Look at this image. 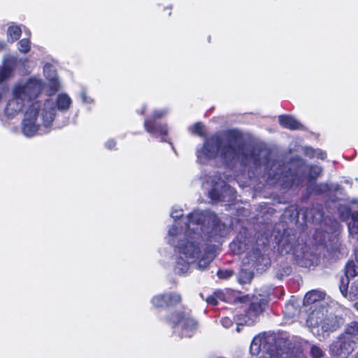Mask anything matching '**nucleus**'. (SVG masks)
Returning <instances> with one entry per match:
<instances>
[{"label": "nucleus", "mask_w": 358, "mask_h": 358, "mask_svg": "<svg viewBox=\"0 0 358 358\" xmlns=\"http://www.w3.org/2000/svg\"><path fill=\"white\" fill-rule=\"evenodd\" d=\"M30 41L28 38H22L18 43V50L21 52H28L30 50Z\"/></svg>", "instance_id": "7c9ffc66"}, {"label": "nucleus", "mask_w": 358, "mask_h": 358, "mask_svg": "<svg viewBox=\"0 0 358 358\" xmlns=\"http://www.w3.org/2000/svg\"><path fill=\"white\" fill-rule=\"evenodd\" d=\"M241 269L238 275V280L241 284H246L251 281L253 278V270L251 267L244 266Z\"/></svg>", "instance_id": "412c9836"}, {"label": "nucleus", "mask_w": 358, "mask_h": 358, "mask_svg": "<svg viewBox=\"0 0 358 358\" xmlns=\"http://www.w3.org/2000/svg\"><path fill=\"white\" fill-rule=\"evenodd\" d=\"M116 141L115 139H109L105 143L104 146L108 150H113L116 146Z\"/></svg>", "instance_id": "4c0bfd02"}, {"label": "nucleus", "mask_w": 358, "mask_h": 358, "mask_svg": "<svg viewBox=\"0 0 358 358\" xmlns=\"http://www.w3.org/2000/svg\"><path fill=\"white\" fill-rule=\"evenodd\" d=\"M166 293L154 296L151 299V303L156 308H166Z\"/></svg>", "instance_id": "393cba45"}, {"label": "nucleus", "mask_w": 358, "mask_h": 358, "mask_svg": "<svg viewBox=\"0 0 358 358\" xmlns=\"http://www.w3.org/2000/svg\"><path fill=\"white\" fill-rule=\"evenodd\" d=\"M22 29L18 25L11 24L7 30L8 41L14 42L17 41L21 36Z\"/></svg>", "instance_id": "5701e85b"}, {"label": "nucleus", "mask_w": 358, "mask_h": 358, "mask_svg": "<svg viewBox=\"0 0 358 358\" xmlns=\"http://www.w3.org/2000/svg\"><path fill=\"white\" fill-rule=\"evenodd\" d=\"M185 227L178 222L168 230V242L174 245L176 257L173 270L178 275L191 272V266L205 270L214 258L215 243L229 232L227 226L213 211L194 209L184 221Z\"/></svg>", "instance_id": "f03ea898"}, {"label": "nucleus", "mask_w": 358, "mask_h": 358, "mask_svg": "<svg viewBox=\"0 0 358 358\" xmlns=\"http://www.w3.org/2000/svg\"><path fill=\"white\" fill-rule=\"evenodd\" d=\"M43 89V82L40 79L29 78L25 82L16 84L12 90L13 96L6 106V116L12 119L21 113L26 103L36 99Z\"/></svg>", "instance_id": "39448f33"}, {"label": "nucleus", "mask_w": 358, "mask_h": 358, "mask_svg": "<svg viewBox=\"0 0 358 358\" xmlns=\"http://www.w3.org/2000/svg\"><path fill=\"white\" fill-rule=\"evenodd\" d=\"M203 187L207 190L208 197L213 202H232L236 198V191L227 185L218 175H206L203 178Z\"/></svg>", "instance_id": "0eeeda50"}, {"label": "nucleus", "mask_w": 358, "mask_h": 358, "mask_svg": "<svg viewBox=\"0 0 358 358\" xmlns=\"http://www.w3.org/2000/svg\"><path fill=\"white\" fill-rule=\"evenodd\" d=\"M345 278L341 280V284L339 285L340 292L343 296H348L351 301L355 300L358 298V280L352 283L349 292H348V288L350 278H354L357 275L358 273L354 276H348L346 273V267L345 268Z\"/></svg>", "instance_id": "2eb2a0df"}, {"label": "nucleus", "mask_w": 358, "mask_h": 358, "mask_svg": "<svg viewBox=\"0 0 358 358\" xmlns=\"http://www.w3.org/2000/svg\"><path fill=\"white\" fill-rule=\"evenodd\" d=\"M3 90H0V102L1 101V99H2V97H3Z\"/></svg>", "instance_id": "37998d69"}, {"label": "nucleus", "mask_w": 358, "mask_h": 358, "mask_svg": "<svg viewBox=\"0 0 358 358\" xmlns=\"http://www.w3.org/2000/svg\"><path fill=\"white\" fill-rule=\"evenodd\" d=\"M331 189L329 184L328 183H320L317 184L314 186L313 190L316 194H323L325 192H329V190Z\"/></svg>", "instance_id": "c85d7f7f"}, {"label": "nucleus", "mask_w": 358, "mask_h": 358, "mask_svg": "<svg viewBox=\"0 0 358 358\" xmlns=\"http://www.w3.org/2000/svg\"><path fill=\"white\" fill-rule=\"evenodd\" d=\"M189 129L192 134L199 136H203L205 134L204 126L201 122H197L193 124Z\"/></svg>", "instance_id": "c756f323"}, {"label": "nucleus", "mask_w": 358, "mask_h": 358, "mask_svg": "<svg viewBox=\"0 0 358 358\" xmlns=\"http://www.w3.org/2000/svg\"><path fill=\"white\" fill-rule=\"evenodd\" d=\"M183 215V210L182 208L178 206L175 205L172 207L171 211V217L176 221V220L182 217Z\"/></svg>", "instance_id": "2f4dec72"}, {"label": "nucleus", "mask_w": 358, "mask_h": 358, "mask_svg": "<svg viewBox=\"0 0 358 358\" xmlns=\"http://www.w3.org/2000/svg\"><path fill=\"white\" fill-rule=\"evenodd\" d=\"M79 98L83 104H92L94 103V99L87 94L86 88L82 87L79 92Z\"/></svg>", "instance_id": "cd10ccee"}, {"label": "nucleus", "mask_w": 358, "mask_h": 358, "mask_svg": "<svg viewBox=\"0 0 358 358\" xmlns=\"http://www.w3.org/2000/svg\"><path fill=\"white\" fill-rule=\"evenodd\" d=\"M357 342L341 333L330 345L329 352L333 356L348 358L356 348Z\"/></svg>", "instance_id": "f8f14e48"}, {"label": "nucleus", "mask_w": 358, "mask_h": 358, "mask_svg": "<svg viewBox=\"0 0 358 358\" xmlns=\"http://www.w3.org/2000/svg\"><path fill=\"white\" fill-rule=\"evenodd\" d=\"M44 76L47 79L50 81L52 82L54 87L56 88L57 87V76L56 69L54 65L50 64H45L43 67Z\"/></svg>", "instance_id": "6ab92c4d"}, {"label": "nucleus", "mask_w": 358, "mask_h": 358, "mask_svg": "<svg viewBox=\"0 0 358 358\" xmlns=\"http://www.w3.org/2000/svg\"><path fill=\"white\" fill-rule=\"evenodd\" d=\"M196 155L201 164L220 158L227 166L240 162L248 166L254 175L260 174L263 169L262 178L268 184L278 183L283 188L299 186L306 177L309 182L313 181L322 173L321 166H307L301 159H293L287 164L282 160H271L267 149L253 148L248 152L242 133L237 129L216 133L206 138L203 145L196 148Z\"/></svg>", "instance_id": "f257e3e1"}, {"label": "nucleus", "mask_w": 358, "mask_h": 358, "mask_svg": "<svg viewBox=\"0 0 358 358\" xmlns=\"http://www.w3.org/2000/svg\"><path fill=\"white\" fill-rule=\"evenodd\" d=\"M292 271V268L289 266H285L280 268L276 273V276L279 279H282L284 276L289 275Z\"/></svg>", "instance_id": "f704fd0d"}, {"label": "nucleus", "mask_w": 358, "mask_h": 358, "mask_svg": "<svg viewBox=\"0 0 358 358\" xmlns=\"http://www.w3.org/2000/svg\"><path fill=\"white\" fill-rule=\"evenodd\" d=\"M309 353L312 358H322L324 355L323 350L315 344L310 345Z\"/></svg>", "instance_id": "a878e982"}, {"label": "nucleus", "mask_w": 358, "mask_h": 358, "mask_svg": "<svg viewBox=\"0 0 358 358\" xmlns=\"http://www.w3.org/2000/svg\"><path fill=\"white\" fill-rule=\"evenodd\" d=\"M242 264L244 266L251 267L252 270L264 271L270 265L269 258L262 253L258 248L253 249L243 259Z\"/></svg>", "instance_id": "ddd939ff"}, {"label": "nucleus", "mask_w": 358, "mask_h": 358, "mask_svg": "<svg viewBox=\"0 0 358 358\" xmlns=\"http://www.w3.org/2000/svg\"><path fill=\"white\" fill-rule=\"evenodd\" d=\"M166 320L172 327L173 333L180 338H190L196 329L197 323L188 310L175 311L167 317Z\"/></svg>", "instance_id": "1a4fd4ad"}, {"label": "nucleus", "mask_w": 358, "mask_h": 358, "mask_svg": "<svg viewBox=\"0 0 358 358\" xmlns=\"http://www.w3.org/2000/svg\"><path fill=\"white\" fill-rule=\"evenodd\" d=\"M278 122L281 126L291 130L301 129L303 127L302 124L291 115H280Z\"/></svg>", "instance_id": "f3484780"}, {"label": "nucleus", "mask_w": 358, "mask_h": 358, "mask_svg": "<svg viewBox=\"0 0 358 358\" xmlns=\"http://www.w3.org/2000/svg\"><path fill=\"white\" fill-rule=\"evenodd\" d=\"M169 113L168 108L157 109L152 114L146 117L144 121L145 131L152 136L160 138L162 141H166V136L168 134L166 124L157 122V120L166 116Z\"/></svg>", "instance_id": "9b49d317"}, {"label": "nucleus", "mask_w": 358, "mask_h": 358, "mask_svg": "<svg viewBox=\"0 0 358 358\" xmlns=\"http://www.w3.org/2000/svg\"><path fill=\"white\" fill-rule=\"evenodd\" d=\"M206 301L208 304H211L213 306H216L217 304V297L215 296H209L206 299Z\"/></svg>", "instance_id": "a19ab883"}, {"label": "nucleus", "mask_w": 358, "mask_h": 358, "mask_svg": "<svg viewBox=\"0 0 358 358\" xmlns=\"http://www.w3.org/2000/svg\"><path fill=\"white\" fill-rule=\"evenodd\" d=\"M298 340L274 333L260 334L253 338L250 350L253 355L262 352L259 358H301L302 350Z\"/></svg>", "instance_id": "20e7f679"}, {"label": "nucleus", "mask_w": 358, "mask_h": 358, "mask_svg": "<svg viewBox=\"0 0 358 358\" xmlns=\"http://www.w3.org/2000/svg\"><path fill=\"white\" fill-rule=\"evenodd\" d=\"M16 63L15 57H9L6 59L3 66L0 71V84L3 83L10 74Z\"/></svg>", "instance_id": "a211bd4d"}, {"label": "nucleus", "mask_w": 358, "mask_h": 358, "mask_svg": "<svg viewBox=\"0 0 358 358\" xmlns=\"http://www.w3.org/2000/svg\"><path fill=\"white\" fill-rule=\"evenodd\" d=\"M144 112H145V107H144V108H143V110H142L141 112H139V113H140L141 114H143V113H144Z\"/></svg>", "instance_id": "a18cd8bd"}, {"label": "nucleus", "mask_w": 358, "mask_h": 358, "mask_svg": "<svg viewBox=\"0 0 358 358\" xmlns=\"http://www.w3.org/2000/svg\"><path fill=\"white\" fill-rule=\"evenodd\" d=\"M280 253L289 254L290 252L295 257L299 265L303 267H310L317 265L319 262L318 256L311 251L303 248L300 245H294L289 240L282 238L278 246Z\"/></svg>", "instance_id": "9d476101"}, {"label": "nucleus", "mask_w": 358, "mask_h": 358, "mask_svg": "<svg viewBox=\"0 0 358 358\" xmlns=\"http://www.w3.org/2000/svg\"><path fill=\"white\" fill-rule=\"evenodd\" d=\"M338 210L343 220L350 217L348 224L349 234L351 238L358 241V210L352 212L350 208L346 205L339 206Z\"/></svg>", "instance_id": "4468645a"}, {"label": "nucleus", "mask_w": 358, "mask_h": 358, "mask_svg": "<svg viewBox=\"0 0 358 358\" xmlns=\"http://www.w3.org/2000/svg\"><path fill=\"white\" fill-rule=\"evenodd\" d=\"M333 241L334 243V245L333 247L329 248L328 245L327 246L328 250H330L331 252H334L336 250H338L341 246V245L338 242V239L337 238H334Z\"/></svg>", "instance_id": "ea45409f"}, {"label": "nucleus", "mask_w": 358, "mask_h": 358, "mask_svg": "<svg viewBox=\"0 0 358 358\" xmlns=\"http://www.w3.org/2000/svg\"><path fill=\"white\" fill-rule=\"evenodd\" d=\"M306 155L310 157H316L321 159H324L327 157V154L321 150H313L311 148L306 149Z\"/></svg>", "instance_id": "bb28decb"}, {"label": "nucleus", "mask_w": 358, "mask_h": 358, "mask_svg": "<svg viewBox=\"0 0 358 358\" xmlns=\"http://www.w3.org/2000/svg\"><path fill=\"white\" fill-rule=\"evenodd\" d=\"M233 274V271L231 270H219L217 272V276L220 278L227 279L230 278Z\"/></svg>", "instance_id": "c9c22d12"}, {"label": "nucleus", "mask_w": 358, "mask_h": 358, "mask_svg": "<svg viewBox=\"0 0 358 358\" xmlns=\"http://www.w3.org/2000/svg\"><path fill=\"white\" fill-rule=\"evenodd\" d=\"M355 308L358 311V301L354 304Z\"/></svg>", "instance_id": "c03bdc74"}, {"label": "nucleus", "mask_w": 358, "mask_h": 358, "mask_svg": "<svg viewBox=\"0 0 358 358\" xmlns=\"http://www.w3.org/2000/svg\"><path fill=\"white\" fill-rule=\"evenodd\" d=\"M72 105L71 98L60 93L55 101L47 99L44 101L32 102L26 110L21 122V132L27 137L48 134L53 128L58 115L66 112Z\"/></svg>", "instance_id": "7ed1b4c3"}, {"label": "nucleus", "mask_w": 358, "mask_h": 358, "mask_svg": "<svg viewBox=\"0 0 358 358\" xmlns=\"http://www.w3.org/2000/svg\"><path fill=\"white\" fill-rule=\"evenodd\" d=\"M310 328H320L322 332L329 333L338 329L344 323V320L332 314H328L327 306H318L310 312L306 320Z\"/></svg>", "instance_id": "6e6552de"}, {"label": "nucleus", "mask_w": 358, "mask_h": 358, "mask_svg": "<svg viewBox=\"0 0 358 358\" xmlns=\"http://www.w3.org/2000/svg\"><path fill=\"white\" fill-rule=\"evenodd\" d=\"M298 310L294 307V303L292 301H289L285 306V315L289 317H293L296 313Z\"/></svg>", "instance_id": "473e14b6"}, {"label": "nucleus", "mask_w": 358, "mask_h": 358, "mask_svg": "<svg viewBox=\"0 0 358 358\" xmlns=\"http://www.w3.org/2000/svg\"><path fill=\"white\" fill-rule=\"evenodd\" d=\"M231 295L234 298V302L244 303L250 301V306L245 313L237 315L236 317V331L240 332V326H252L257 322L258 316L264 310L267 301L266 299L258 296H241V293L237 292H231Z\"/></svg>", "instance_id": "423d86ee"}, {"label": "nucleus", "mask_w": 358, "mask_h": 358, "mask_svg": "<svg viewBox=\"0 0 358 358\" xmlns=\"http://www.w3.org/2000/svg\"><path fill=\"white\" fill-rule=\"evenodd\" d=\"M315 211H316V209L315 208H312L310 210V213L313 215V222L314 221L318 222V221L322 220L323 215H322V213L320 210H317V212L315 215L314 214Z\"/></svg>", "instance_id": "e433bc0d"}, {"label": "nucleus", "mask_w": 358, "mask_h": 358, "mask_svg": "<svg viewBox=\"0 0 358 358\" xmlns=\"http://www.w3.org/2000/svg\"><path fill=\"white\" fill-rule=\"evenodd\" d=\"M331 189L329 190V192H336L341 189V187L338 184H329Z\"/></svg>", "instance_id": "79ce46f5"}, {"label": "nucleus", "mask_w": 358, "mask_h": 358, "mask_svg": "<svg viewBox=\"0 0 358 358\" xmlns=\"http://www.w3.org/2000/svg\"><path fill=\"white\" fill-rule=\"evenodd\" d=\"M166 296L168 298L166 299V308L174 307L177 304H179L182 301L181 295L175 292H171L166 293Z\"/></svg>", "instance_id": "b1692460"}, {"label": "nucleus", "mask_w": 358, "mask_h": 358, "mask_svg": "<svg viewBox=\"0 0 358 358\" xmlns=\"http://www.w3.org/2000/svg\"><path fill=\"white\" fill-rule=\"evenodd\" d=\"M355 261H348L346 264V273L348 276H354L358 273V247L355 249Z\"/></svg>", "instance_id": "4be33fe9"}, {"label": "nucleus", "mask_w": 358, "mask_h": 358, "mask_svg": "<svg viewBox=\"0 0 358 358\" xmlns=\"http://www.w3.org/2000/svg\"><path fill=\"white\" fill-rule=\"evenodd\" d=\"M324 297V294L318 290H312L308 292L303 299V305L305 306H308L311 305L310 310L311 312L315 308V307H318L320 306H326L324 301L322 300Z\"/></svg>", "instance_id": "dca6fc26"}, {"label": "nucleus", "mask_w": 358, "mask_h": 358, "mask_svg": "<svg viewBox=\"0 0 358 358\" xmlns=\"http://www.w3.org/2000/svg\"><path fill=\"white\" fill-rule=\"evenodd\" d=\"M343 334L357 342L358 341V322L352 321L347 324Z\"/></svg>", "instance_id": "aec40b11"}, {"label": "nucleus", "mask_w": 358, "mask_h": 358, "mask_svg": "<svg viewBox=\"0 0 358 358\" xmlns=\"http://www.w3.org/2000/svg\"><path fill=\"white\" fill-rule=\"evenodd\" d=\"M230 248L233 251L236 252L237 253H241L245 249V246L243 243L241 242L237 243L236 241L231 243Z\"/></svg>", "instance_id": "72a5a7b5"}, {"label": "nucleus", "mask_w": 358, "mask_h": 358, "mask_svg": "<svg viewBox=\"0 0 358 358\" xmlns=\"http://www.w3.org/2000/svg\"><path fill=\"white\" fill-rule=\"evenodd\" d=\"M220 322L222 325L225 328H229L233 324L232 320L227 317L222 318Z\"/></svg>", "instance_id": "58836bf2"}]
</instances>
